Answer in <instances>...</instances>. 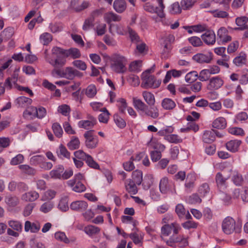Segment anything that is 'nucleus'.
<instances>
[{
    "label": "nucleus",
    "mask_w": 248,
    "mask_h": 248,
    "mask_svg": "<svg viewBox=\"0 0 248 248\" xmlns=\"http://www.w3.org/2000/svg\"><path fill=\"white\" fill-rule=\"evenodd\" d=\"M165 139L171 143H178L182 142V140L175 134L168 135L165 137Z\"/></svg>",
    "instance_id": "nucleus-55"
},
{
    "label": "nucleus",
    "mask_w": 248,
    "mask_h": 248,
    "mask_svg": "<svg viewBox=\"0 0 248 248\" xmlns=\"http://www.w3.org/2000/svg\"><path fill=\"white\" fill-rule=\"evenodd\" d=\"M104 18L106 22L110 23L112 21H120L121 20V16L112 12H109L105 14Z\"/></svg>",
    "instance_id": "nucleus-25"
},
{
    "label": "nucleus",
    "mask_w": 248,
    "mask_h": 248,
    "mask_svg": "<svg viewBox=\"0 0 248 248\" xmlns=\"http://www.w3.org/2000/svg\"><path fill=\"white\" fill-rule=\"evenodd\" d=\"M39 197V194L35 191H31L22 195V200L26 202H33Z\"/></svg>",
    "instance_id": "nucleus-23"
},
{
    "label": "nucleus",
    "mask_w": 248,
    "mask_h": 248,
    "mask_svg": "<svg viewBox=\"0 0 248 248\" xmlns=\"http://www.w3.org/2000/svg\"><path fill=\"white\" fill-rule=\"evenodd\" d=\"M158 4V7H155L150 2H147L144 5V9L148 12L151 13H156L161 18L164 17V9L165 6L163 4V0H156Z\"/></svg>",
    "instance_id": "nucleus-6"
},
{
    "label": "nucleus",
    "mask_w": 248,
    "mask_h": 248,
    "mask_svg": "<svg viewBox=\"0 0 248 248\" xmlns=\"http://www.w3.org/2000/svg\"><path fill=\"white\" fill-rule=\"evenodd\" d=\"M67 184L73 190L77 192H81L85 190V186L80 181L76 180H70L67 182Z\"/></svg>",
    "instance_id": "nucleus-16"
},
{
    "label": "nucleus",
    "mask_w": 248,
    "mask_h": 248,
    "mask_svg": "<svg viewBox=\"0 0 248 248\" xmlns=\"http://www.w3.org/2000/svg\"><path fill=\"white\" fill-rule=\"evenodd\" d=\"M160 191L162 193H166L170 189V184L167 177L161 179L159 184Z\"/></svg>",
    "instance_id": "nucleus-32"
},
{
    "label": "nucleus",
    "mask_w": 248,
    "mask_h": 248,
    "mask_svg": "<svg viewBox=\"0 0 248 248\" xmlns=\"http://www.w3.org/2000/svg\"><path fill=\"white\" fill-rule=\"evenodd\" d=\"M241 225L236 223L234 219L230 217H226L222 223V231L227 234H230L234 232L239 233L241 232Z\"/></svg>",
    "instance_id": "nucleus-2"
},
{
    "label": "nucleus",
    "mask_w": 248,
    "mask_h": 248,
    "mask_svg": "<svg viewBox=\"0 0 248 248\" xmlns=\"http://www.w3.org/2000/svg\"><path fill=\"white\" fill-rule=\"evenodd\" d=\"M229 177H225L222 174L219 172L216 175L215 180L217 186L220 190H224L227 187V180Z\"/></svg>",
    "instance_id": "nucleus-15"
},
{
    "label": "nucleus",
    "mask_w": 248,
    "mask_h": 248,
    "mask_svg": "<svg viewBox=\"0 0 248 248\" xmlns=\"http://www.w3.org/2000/svg\"><path fill=\"white\" fill-rule=\"evenodd\" d=\"M201 38L203 41L208 45H213L216 42V35L214 31L208 30L202 35Z\"/></svg>",
    "instance_id": "nucleus-12"
},
{
    "label": "nucleus",
    "mask_w": 248,
    "mask_h": 248,
    "mask_svg": "<svg viewBox=\"0 0 248 248\" xmlns=\"http://www.w3.org/2000/svg\"><path fill=\"white\" fill-rule=\"evenodd\" d=\"M210 188L209 185L207 183L202 184L199 188L198 192L201 197L205 196V194L209 193Z\"/></svg>",
    "instance_id": "nucleus-58"
},
{
    "label": "nucleus",
    "mask_w": 248,
    "mask_h": 248,
    "mask_svg": "<svg viewBox=\"0 0 248 248\" xmlns=\"http://www.w3.org/2000/svg\"><path fill=\"white\" fill-rule=\"evenodd\" d=\"M85 144L89 149L95 148L98 144V137L94 135V130H91L85 132L84 134Z\"/></svg>",
    "instance_id": "nucleus-8"
},
{
    "label": "nucleus",
    "mask_w": 248,
    "mask_h": 248,
    "mask_svg": "<svg viewBox=\"0 0 248 248\" xmlns=\"http://www.w3.org/2000/svg\"><path fill=\"white\" fill-rule=\"evenodd\" d=\"M19 68L16 69L14 71L13 74L11 77L7 78L4 83V86L8 89H11L12 88L13 84L16 86V82L17 81L18 77V72Z\"/></svg>",
    "instance_id": "nucleus-13"
},
{
    "label": "nucleus",
    "mask_w": 248,
    "mask_h": 248,
    "mask_svg": "<svg viewBox=\"0 0 248 248\" xmlns=\"http://www.w3.org/2000/svg\"><path fill=\"white\" fill-rule=\"evenodd\" d=\"M113 8L117 13H122L126 9V2L124 0H115L113 3Z\"/></svg>",
    "instance_id": "nucleus-29"
},
{
    "label": "nucleus",
    "mask_w": 248,
    "mask_h": 248,
    "mask_svg": "<svg viewBox=\"0 0 248 248\" xmlns=\"http://www.w3.org/2000/svg\"><path fill=\"white\" fill-rule=\"evenodd\" d=\"M198 78V74L196 71H192L187 73L185 76L186 82L191 83L196 81Z\"/></svg>",
    "instance_id": "nucleus-45"
},
{
    "label": "nucleus",
    "mask_w": 248,
    "mask_h": 248,
    "mask_svg": "<svg viewBox=\"0 0 248 248\" xmlns=\"http://www.w3.org/2000/svg\"><path fill=\"white\" fill-rule=\"evenodd\" d=\"M56 194L55 191L53 190H48L44 193V195L42 197V200L46 201L52 199L54 198Z\"/></svg>",
    "instance_id": "nucleus-63"
},
{
    "label": "nucleus",
    "mask_w": 248,
    "mask_h": 248,
    "mask_svg": "<svg viewBox=\"0 0 248 248\" xmlns=\"http://www.w3.org/2000/svg\"><path fill=\"white\" fill-rule=\"evenodd\" d=\"M40 229V225L38 222L31 223L30 221H26L25 223V231L29 232L31 231V232H37Z\"/></svg>",
    "instance_id": "nucleus-21"
},
{
    "label": "nucleus",
    "mask_w": 248,
    "mask_h": 248,
    "mask_svg": "<svg viewBox=\"0 0 248 248\" xmlns=\"http://www.w3.org/2000/svg\"><path fill=\"white\" fill-rule=\"evenodd\" d=\"M181 229L180 225L176 222L165 224L161 229V237L163 239L164 236H168L171 233H173V235H176Z\"/></svg>",
    "instance_id": "nucleus-5"
},
{
    "label": "nucleus",
    "mask_w": 248,
    "mask_h": 248,
    "mask_svg": "<svg viewBox=\"0 0 248 248\" xmlns=\"http://www.w3.org/2000/svg\"><path fill=\"white\" fill-rule=\"evenodd\" d=\"M8 225L13 229L17 232H21L22 231V224L18 221L10 220L8 222Z\"/></svg>",
    "instance_id": "nucleus-52"
},
{
    "label": "nucleus",
    "mask_w": 248,
    "mask_h": 248,
    "mask_svg": "<svg viewBox=\"0 0 248 248\" xmlns=\"http://www.w3.org/2000/svg\"><path fill=\"white\" fill-rule=\"evenodd\" d=\"M85 161L90 167L95 169L99 168V165L93 160V158L90 155H88Z\"/></svg>",
    "instance_id": "nucleus-56"
},
{
    "label": "nucleus",
    "mask_w": 248,
    "mask_h": 248,
    "mask_svg": "<svg viewBox=\"0 0 248 248\" xmlns=\"http://www.w3.org/2000/svg\"><path fill=\"white\" fill-rule=\"evenodd\" d=\"M17 102L20 107L24 108L26 106L31 104L32 100L29 98L25 96H20L17 99Z\"/></svg>",
    "instance_id": "nucleus-50"
},
{
    "label": "nucleus",
    "mask_w": 248,
    "mask_h": 248,
    "mask_svg": "<svg viewBox=\"0 0 248 248\" xmlns=\"http://www.w3.org/2000/svg\"><path fill=\"white\" fill-rule=\"evenodd\" d=\"M133 103L134 107L138 110L144 112L147 108V105L141 100L137 97L133 98Z\"/></svg>",
    "instance_id": "nucleus-30"
},
{
    "label": "nucleus",
    "mask_w": 248,
    "mask_h": 248,
    "mask_svg": "<svg viewBox=\"0 0 248 248\" xmlns=\"http://www.w3.org/2000/svg\"><path fill=\"white\" fill-rule=\"evenodd\" d=\"M94 21L93 17H89L85 19L82 27L83 30L86 31L93 27Z\"/></svg>",
    "instance_id": "nucleus-54"
},
{
    "label": "nucleus",
    "mask_w": 248,
    "mask_h": 248,
    "mask_svg": "<svg viewBox=\"0 0 248 248\" xmlns=\"http://www.w3.org/2000/svg\"><path fill=\"white\" fill-rule=\"evenodd\" d=\"M55 238L57 240L63 242L66 244H68L70 242H74L76 241V238H73L70 240L66 237L65 234L64 232H56L55 233Z\"/></svg>",
    "instance_id": "nucleus-31"
},
{
    "label": "nucleus",
    "mask_w": 248,
    "mask_h": 248,
    "mask_svg": "<svg viewBox=\"0 0 248 248\" xmlns=\"http://www.w3.org/2000/svg\"><path fill=\"white\" fill-rule=\"evenodd\" d=\"M217 131L211 129L204 132L202 136L204 142L210 143L215 140V136H218Z\"/></svg>",
    "instance_id": "nucleus-18"
},
{
    "label": "nucleus",
    "mask_w": 248,
    "mask_h": 248,
    "mask_svg": "<svg viewBox=\"0 0 248 248\" xmlns=\"http://www.w3.org/2000/svg\"><path fill=\"white\" fill-rule=\"evenodd\" d=\"M243 178L241 173L235 171L232 173V180L236 186H241L243 182Z\"/></svg>",
    "instance_id": "nucleus-35"
},
{
    "label": "nucleus",
    "mask_w": 248,
    "mask_h": 248,
    "mask_svg": "<svg viewBox=\"0 0 248 248\" xmlns=\"http://www.w3.org/2000/svg\"><path fill=\"white\" fill-rule=\"evenodd\" d=\"M52 129L55 135L57 137L61 138L62 137L63 134V130L61 126L59 123H54L52 125Z\"/></svg>",
    "instance_id": "nucleus-46"
},
{
    "label": "nucleus",
    "mask_w": 248,
    "mask_h": 248,
    "mask_svg": "<svg viewBox=\"0 0 248 248\" xmlns=\"http://www.w3.org/2000/svg\"><path fill=\"white\" fill-rule=\"evenodd\" d=\"M96 124V119L94 117L91 116L88 120L80 121L78 123V125L80 128L88 130L93 128Z\"/></svg>",
    "instance_id": "nucleus-19"
},
{
    "label": "nucleus",
    "mask_w": 248,
    "mask_h": 248,
    "mask_svg": "<svg viewBox=\"0 0 248 248\" xmlns=\"http://www.w3.org/2000/svg\"><path fill=\"white\" fill-rule=\"evenodd\" d=\"M51 52V57L49 55L46 56V61L55 68L61 67L64 65L66 63L65 58L66 57H65L62 54L53 53V48Z\"/></svg>",
    "instance_id": "nucleus-4"
},
{
    "label": "nucleus",
    "mask_w": 248,
    "mask_h": 248,
    "mask_svg": "<svg viewBox=\"0 0 248 248\" xmlns=\"http://www.w3.org/2000/svg\"><path fill=\"white\" fill-rule=\"evenodd\" d=\"M128 81L132 86L134 87L138 86L140 83L138 76L135 75H130L128 78Z\"/></svg>",
    "instance_id": "nucleus-61"
},
{
    "label": "nucleus",
    "mask_w": 248,
    "mask_h": 248,
    "mask_svg": "<svg viewBox=\"0 0 248 248\" xmlns=\"http://www.w3.org/2000/svg\"><path fill=\"white\" fill-rule=\"evenodd\" d=\"M193 60L195 62L200 63H210L212 59V53L207 52L205 53H197L193 56Z\"/></svg>",
    "instance_id": "nucleus-10"
},
{
    "label": "nucleus",
    "mask_w": 248,
    "mask_h": 248,
    "mask_svg": "<svg viewBox=\"0 0 248 248\" xmlns=\"http://www.w3.org/2000/svg\"><path fill=\"white\" fill-rule=\"evenodd\" d=\"M155 64H154L151 68L148 69L143 72L141 76V87L144 89L158 88L161 83V79H157L156 78L151 74L154 71Z\"/></svg>",
    "instance_id": "nucleus-1"
},
{
    "label": "nucleus",
    "mask_w": 248,
    "mask_h": 248,
    "mask_svg": "<svg viewBox=\"0 0 248 248\" xmlns=\"http://www.w3.org/2000/svg\"><path fill=\"white\" fill-rule=\"evenodd\" d=\"M53 53L62 54L65 57H71L73 59L78 58L81 54L79 49L77 48H71L69 49H63L61 47L55 46L53 48Z\"/></svg>",
    "instance_id": "nucleus-7"
},
{
    "label": "nucleus",
    "mask_w": 248,
    "mask_h": 248,
    "mask_svg": "<svg viewBox=\"0 0 248 248\" xmlns=\"http://www.w3.org/2000/svg\"><path fill=\"white\" fill-rule=\"evenodd\" d=\"M5 202L9 206L15 207L18 204L19 200L16 196H8L5 198Z\"/></svg>",
    "instance_id": "nucleus-47"
},
{
    "label": "nucleus",
    "mask_w": 248,
    "mask_h": 248,
    "mask_svg": "<svg viewBox=\"0 0 248 248\" xmlns=\"http://www.w3.org/2000/svg\"><path fill=\"white\" fill-rule=\"evenodd\" d=\"M70 207L72 210L82 212L87 209L88 204L84 201H77L72 202Z\"/></svg>",
    "instance_id": "nucleus-17"
},
{
    "label": "nucleus",
    "mask_w": 248,
    "mask_h": 248,
    "mask_svg": "<svg viewBox=\"0 0 248 248\" xmlns=\"http://www.w3.org/2000/svg\"><path fill=\"white\" fill-rule=\"evenodd\" d=\"M64 170V167L62 166L59 165L50 171L49 175L53 179H61Z\"/></svg>",
    "instance_id": "nucleus-26"
},
{
    "label": "nucleus",
    "mask_w": 248,
    "mask_h": 248,
    "mask_svg": "<svg viewBox=\"0 0 248 248\" xmlns=\"http://www.w3.org/2000/svg\"><path fill=\"white\" fill-rule=\"evenodd\" d=\"M241 143L242 141L240 140H231L226 143V147L228 151L232 153H236L238 151Z\"/></svg>",
    "instance_id": "nucleus-20"
},
{
    "label": "nucleus",
    "mask_w": 248,
    "mask_h": 248,
    "mask_svg": "<svg viewBox=\"0 0 248 248\" xmlns=\"http://www.w3.org/2000/svg\"><path fill=\"white\" fill-rule=\"evenodd\" d=\"M126 59L120 55L115 54L111 59V67L116 73H124L126 70Z\"/></svg>",
    "instance_id": "nucleus-3"
},
{
    "label": "nucleus",
    "mask_w": 248,
    "mask_h": 248,
    "mask_svg": "<svg viewBox=\"0 0 248 248\" xmlns=\"http://www.w3.org/2000/svg\"><path fill=\"white\" fill-rule=\"evenodd\" d=\"M226 120L223 117H219L217 118L212 123L213 127L217 129H224L226 127Z\"/></svg>",
    "instance_id": "nucleus-28"
},
{
    "label": "nucleus",
    "mask_w": 248,
    "mask_h": 248,
    "mask_svg": "<svg viewBox=\"0 0 248 248\" xmlns=\"http://www.w3.org/2000/svg\"><path fill=\"white\" fill-rule=\"evenodd\" d=\"M53 207L54 204L53 202L50 201H48L41 206L40 210L43 213H47L50 212L52 209Z\"/></svg>",
    "instance_id": "nucleus-42"
},
{
    "label": "nucleus",
    "mask_w": 248,
    "mask_h": 248,
    "mask_svg": "<svg viewBox=\"0 0 248 248\" xmlns=\"http://www.w3.org/2000/svg\"><path fill=\"white\" fill-rule=\"evenodd\" d=\"M142 97L149 106H154L155 102L154 95L151 92L148 91H143L142 93Z\"/></svg>",
    "instance_id": "nucleus-22"
},
{
    "label": "nucleus",
    "mask_w": 248,
    "mask_h": 248,
    "mask_svg": "<svg viewBox=\"0 0 248 248\" xmlns=\"http://www.w3.org/2000/svg\"><path fill=\"white\" fill-rule=\"evenodd\" d=\"M84 231L88 235L93 236L99 233L100 229L98 227L90 225L85 227Z\"/></svg>",
    "instance_id": "nucleus-33"
},
{
    "label": "nucleus",
    "mask_w": 248,
    "mask_h": 248,
    "mask_svg": "<svg viewBox=\"0 0 248 248\" xmlns=\"http://www.w3.org/2000/svg\"><path fill=\"white\" fill-rule=\"evenodd\" d=\"M196 0H182L181 2V8L184 10H187L191 9Z\"/></svg>",
    "instance_id": "nucleus-49"
},
{
    "label": "nucleus",
    "mask_w": 248,
    "mask_h": 248,
    "mask_svg": "<svg viewBox=\"0 0 248 248\" xmlns=\"http://www.w3.org/2000/svg\"><path fill=\"white\" fill-rule=\"evenodd\" d=\"M162 107L166 110H170L174 108L176 104L175 102L170 98L164 99L161 103Z\"/></svg>",
    "instance_id": "nucleus-36"
},
{
    "label": "nucleus",
    "mask_w": 248,
    "mask_h": 248,
    "mask_svg": "<svg viewBox=\"0 0 248 248\" xmlns=\"http://www.w3.org/2000/svg\"><path fill=\"white\" fill-rule=\"evenodd\" d=\"M114 121L116 125L121 128H123L126 126V122L118 114L114 115Z\"/></svg>",
    "instance_id": "nucleus-51"
},
{
    "label": "nucleus",
    "mask_w": 248,
    "mask_h": 248,
    "mask_svg": "<svg viewBox=\"0 0 248 248\" xmlns=\"http://www.w3.org/2000/svg\"><path fill=\"white\" fill-rule=\"evenodd\" d=\"M14 33V29L11 27H8L4 29V30L1 33L0 37L7 40L10 39L13 36Z\"/></svg>",
    "instance_id": "nucleus-48"
},
{
    "label": "nucleus",
    "mask_w": 248,
    "mask_h": 248,
    "mask_svg": "<svg viewBox=\"0 0 248 248\" xmlns=\"http://www.w3.org/2000/svg\"><path fill=\"white\" fill-rule=\"evenodd\" d=\"M63 78L69 80L73 79L75 77H81L82 73L71 67H67L63 69Z\"/></svg>",
    "instance_id": "nucleus-11"
},
{
    "label": "nucleus",
    "mask_w": 248,
    "mask_h": 248,
    "mask_svg": "<svg viewBox=\"0 0 248 248\" xmlns=\"http://www.w3.org/2000/svg\"><path fill=\"white\" fill-rule=\"evenodd\" d=\"M136 184L131 179L127 180L125 182V187L126 191L131 194H136L138 192V188Z\"/></svg>",
    "instance_id": "nucleus-24"
},
{
    "label": "nucleus",
    "mask_w": 248,
    "mask_h": 248,
    "mask_svg": "<svg viewBox=\"0 0 248 248\" xmlns=\"http://www.w3.org/2000/svg\"><path fill=\"white\" fill-rule=\"evenodd\" d=\"M223 84V80L218 77H213L210 79L207 88L210 90H217Z\"/></svg>",
    "instance_id": "nucleus-14"
},
{
    "label": "nucleus",
    "mask_w": 248,
    "mask_h": 248,
    "mask_svg": "<svg viewBox=\"0 0 248 248\" xmlns=\"http://www.w3.org/2000/svg\"><path fill=\"white\" fill-rule=\"evenodd\" d=\"M189 43L194 46H200L202 45V42L200 38L197 36H193L188 38Z\"/></svg>",
    "instance_id": "nucleus-64"
},
{
    "label": "nucleus",
    "mask_w": 248,
    "mask_h": 248,
    "mask_svg": "<svg viewBox=\"0 0 248 248\" xmlns=\"http://www.w3.org/2000/svg\"><path fill=\"white\" fill-rule=\"evenodd\" d=\"M57 153L59 156H63L67 159L70 158V153L68 151L66 147L62 144L60 145Z\"/></svg>",
    "instance_id": "nucleus-40"
},
{
    "label": "nucleus",
    "mask_w": 248,
    "mask_h": 248,
    "mask_svg": "<svg viewBox=\"0 0 248 248\" xmlns=\"http://www.w3.org/2000/svg\"><path fill=\"white\" fill-rule=\"evenodd\" d=\"M132 180L137 185H140L141 184L142 181V172L139 170H136L132 173Z\"/></svg>",
    "instance_id": "nucleus-38"
},
{
    "label": "nucleus",
    "mask_w": 248,
    "mask_h": 248,
    "mask_svg": "<svg viewBox=\"0 0 248 248\" xmlns=\"http://www.w3.org/2000/svg\"><path fill=\"white\" fill-rule=\"evenodd\" d=\"M25 113H27L29 115L37 117L39 119H42L46 115V110L43 107L40 106L37 108L31 106Z\"/></svg>",
    "instance_id": "nucleus-9"
},
{
    "label": "nucleus",
    "mask_w": 248,
    "mask_h": 248,
    "mask_svg": "<svg viewBox=\"0 0 248 248\" xmlns=\"http://www.w3.org/2000/svg\"><path fill=\"white\" fill-rule=\"evenodd\" d=\"M40 41L44 45H47L52 40V36L48 32H45L40 36Z\"/></svg>",
    "instance_id": "nucleus-41"
},
{
    "label": "nucleus",
    "mask_w": 248,
    "mask_h": 248,
    "mask_svg": "<svg viewBox=\"0 0 248 248\" xmlns=\"http://www.w3.org/2000/svg\"><path fill=\"white\" fill-rule=\"evenodd\" d=\"M109 31L112 34L117 33L119 34H123L124 32L122 26L114 24H110Z\"/></svg>",
    "instance_id": "nucleus-37"
},
{
    "label": "nucleus",
    "mask_w": 248,
    "mask_h": 248,
    "mask_svg": "<svg viewBox=\"0 0 248 248\" xmlns=\"http://www.w3.org/2000/svg\"><path fill=\"white\" fill-rule=\"evenodd\" d=\"M236 25L241 30H244L248 27V18L245 16L238 17L236 18Z\"/></svg>",
    "instance_id": "nucleus-34"
},
{
    "label": "nucleus",
    "mask_w": 248,
    "mask_h": 248,
    "mask_svg": "<svg viewBox=\"0 0 248 248\" xmlns=\"http://www.w3.org/2000/svg\"><path fill=\"white\" fill-rule=\"evenodd\" d=\"M210 75V74L207 69H203L200 72L199 76H198V78L200 80L202 81H205L209 79Z\"/></svg>",
    "instance_id": "nucleus-60"
},
{
    "label": "nucleus",
    "mask_w": 248,
    "mask_h": 248,
    "mask_svg": "<svg viewBox=\"0 0 248 248\" xmlns=\"http://www.w3.org/2000/svg\"><path fill=\"white\" fill-rule=\"evenodd\" d=\"M129 37L132 43L134 44H137L141 41L138 33L131 28H129L128 29Z\"/></svg>",
    "instance_id": "nucleus-39"
},
{
    "label": "nucleus",
    "mask_w": 248,
    "mask_h": 248,
    "mask_svg": "<svg viewBox=\"0 0 248 248\" xmlns=\"http://www.w3.org/2000/svg\"><path fill=\"white\" fill-rule=\"evenodd\" d=\"M109 113L106 108H103L102 113L98 116L99 121L100 122L107 123L109 119Z\"/></svg>",
    "instance_id": "nucleus-53"
},
{
    "label": "nucleus",
    "mask_w": 248,
    "mask_h": 248,
    "mask_svg": "<svg viewBox=\"0 0 248 248\" xmlns=\"http://www.w3.org/2000/svg\"><path fill=\"white\" fill-rule=\"evenodd\" d=\"M96 93L95 86L93 85H90L88 86L86 90V94L90 98L93 97Z\"/></svg>",
    "instance_id": "nucleus-62"
},
{
    "label": "nucleus",
    "mask_w": 248,
    "mask_h": 248,
    "mask_svg": "<svg viewBox=\"0 0 248 248\" xmlns=\"http://www.w3.org/2000/svg\"><path fill=\"white\" fill-rule=\"evenodd\" d=\"M171 49V46L168 43L164 44V48L161 53L162 59H167L169 56V53Z\"/></svg>",
    "instance_id": "nucleus-57"
},
{
    "label": "nucleus",
    "mask_w": 248,
    "mask_h": 248,
    "mask_svg": "<svg viewBox=\"0 0 248 248\" xmlns=\"http://www.w3.org/2000/svg\"><path fill=\"white\" fill-rule=\"evenodd\" d=\"M144 113L146 116L151 117L153 119H156L159 116L158 109L154 106H150V107L147 106Z\"/></svg>",
    "instance_id": "nucleus-27"
},
{
    "label": "nucleus",
    "mask_w": 248,
    "mask_h": 248,
    "mask_svg": "<svg viewBox=\"0 0 248 248\" xmlns=\"http://www.w3.org/2000/svg\"><path fill=\"white\" fill-rule=\"evenodd\" d=\"M142 61L140 60L135 61L131 63L129 65V70L131 71H139L141 66Z\"/></svg>",
    "instance_id": "nucleus-59"
},
{
    "label": "nucleus",
    "mask_w": 248,
    "mask_h": 248,
    "mask_svg": "<svg viewBox=\"0 0 248 248\" xmlns=\"http://www.w3.org/2000/svg\"><path fill=\"white\" fill-rule=\"evenodd\" d=\"M80 141L78 139L75 137H73L67 144V146L70 150H75L78 149L79 147Z\"/></svg>",
    "instance_id": "nucleus-44"
},
{
    "label": "nucleus",
    "mask_w": 248,
    "mask_h": 248,
    "mask_svg": "<svg viewBox=\"0 0 248 248\" xmlns=\"http://www.w3.org/2000/svg\"><path fill=\"white\" fill-rule=\"evenodd\" d=\"M18 168L22 172L29 175H34L36 173L35 169L27 165H21L18 166Z\"/></svg>",
    "instance_id": "nucleus-43"
}]
</instances>
